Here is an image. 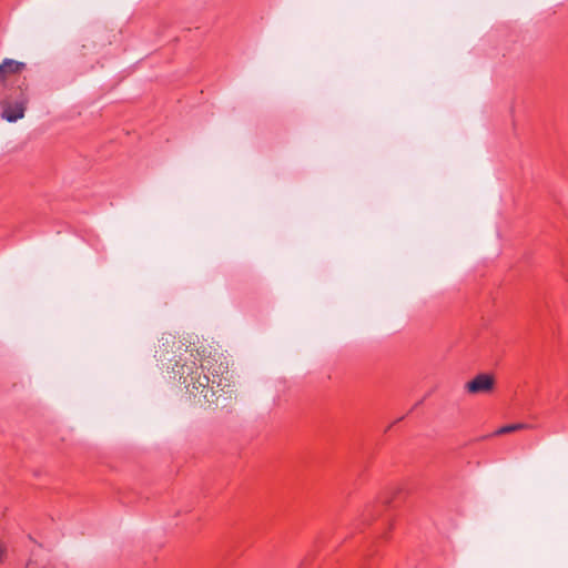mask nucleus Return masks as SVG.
I'll list each match as a JSON object with an SVG mask.
<instances>
[{
	"mask_svg": "<svg viewBox=\"0 0 568 568\" xmlns=\"http://www.w3.org/2000/svg\"><path fill=\"white\" fill-rule=\"evenodd\" d=\"M197 353L202 362V372H207L212 377V388L216 386L224 390L226 387H230L229 364L225 362L223 354L217 351L212 352L211 348L206 347L197 351Z\"/></svg>",
	"mask_w": 568,
	"mask_h": 568,
	"instance_id": "1",
	"label": "nucleus"
},
{
	"mask_svg": "<svg viewBox=\"0 0 568 568\" xmlns=\"http://www.w3.org/2000/svg\"><path fill=\"white\" fill-rule=\"evenodd\" d=\"M17 91V94L6 92L1 100V116L8 122H16L24 116L28 95L21 87Z\"/></svg>",
	"mask_w": 568,
	"mask_h": 568,
	"instance_id": "2",
	"label": "nucleus"
},
{
	"mask_svg": "<svg viewBox=\"0 0 568 568\" xmlns=\"http://www.w3.org/2000/svg\"><path fill=\"white\" fill-rule=\"evenodd\" d=\"M495 388V378L491 374L480 373L471 381L465 384V389L469 394H488Z\"/></svg>",
	"mask_w": 568,
	"mask_h": 568,
	"instance_id": "3",
	"label": "nucleus"
},
{
	"mask_svg": "<svg viewBox=\"0 0 568 568\" xmlns=\"http://www.w3.org/2000/svg\"><path fill=\"white\" fill-rule=\"evenodd\" d=\"M180 374L181 378H183V383L187 384V386L192 385V388L200 390V393L203 394L205 398H207L209 396L207 392L210 388L212 390V394H214V390L212 388V377H210L209 375L204 374L203 376H201L199 374L197 377H195L193 376V372L191 369L189 372H185L184 366H182Z\"/></svg>",
	"mask_w": 568,
	"mask_h": 568,
	"instance_id": "4",
	"label": "nucleus"
},
{
	"mask_svg": "<svg viewBox=\"0 0 568 568\" xmlns=\"http://www.w3.org/2000/svg\"><path fill=\"white\" fill-rule=\"evenodd\" d=\"M26 69V63L12 59H4L0 63V82L7 90L9 77L21 73Z\"/></svg>",
	"mask_w": 568,
	"mask_h": 568,
	"instance_id": "5",
	"label": "nucleus"
},
{
	"mask_svg": "<svg viewBox=\"0 0 568 568\" xmlns=\"http://www.w3.org/2000/svg\"><path fill=\"white\" fill-rule=\"evenodd\" d=\"M529 428H531V426L529 424L516 423V424H510V425H505V426L499 427L495 432V435L499 436V435H504V434H508V433H513V432H517V430H523V429H529Z\"/></svg>",
	"mask_w": 568,
	"mask_h": 568,
	"instance_id": "6",
	"label": "nucleus"
},
{
	"mask_svg": "<svg viewBox=\"0 0 568 568\" xmlns=\"http://www.w3.org/2000/svg\"><path fill=\"white\" fill-rule=\"evenodd\" d=\"M183 366H184V371H185V372H189V371L191 369V371L193 372V375H194V374H197V366H195V363H194V362L192 363V367H189V366H186V365H183Z\"/></svg>",
	"mask_w": 568,
	"mask_h": 568,
	"instance_id": "7",
	"label": "nucleus"
},
{
	"mask_svg": "<svg viewBox=\"0 0 568 568\" xmlns=\"http://www.w3.org/2000/svg\"><path fill=\"white\" fill-rule=\"evenodd\" d=\"M383 503H384V504H389V503H390V498L385 497V498L383 499Z\"/></svg>",
	"mask_w": 568,
	"mask_h": 568,
	"instance_id": "8",
	"label": "nucleus"
}]
</instances>
